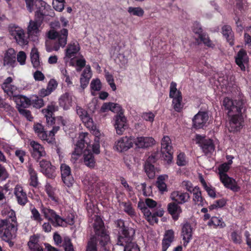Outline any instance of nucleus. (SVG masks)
Segmentation results:
<instances>
[{"label":"nucleus","instance_id":"nucleus-1","mask_svg":"<svg viewBox=\"0 0 251 251\" xmlns=\"http://www.w3.org/2000/svg\"><path fill=\"white\" fill-rule=\"evenodd\" d=\"M222 106L229 118L228 130L230 132L240 131L243 127L244 119L243 114L246 109L243 100H233L229 97H225L222 101Z\"/></svg>","mask_w":251,"mask_h":251},{"label":"nucleus","instance_id":"nucleus-2","mask_svg":"<svg viewBox=\"0 0 251 251\" xmlns=\"http://www.w3.org/2000/svg\"><path fill=\"white\" fill-rule=\"evenodd\" d=\"M95 234L91 236L86 246L85 251H110L111 241L108 231L105 228L104 222L99 216H97L93 224Z\"/></svg>","mask_w":251,"mask_h":251},{"label":"nucleus","instance_id":"nucleus-3","mask_svg":"<svg viewBox=\"0 0 251 251\" xmlns=\"http://www.w3.org/2000/svg\"><path fill=\"white\" fill-rule=\"evenodd\" d=\"M17 226V218L13 211L6 219H0V237L7 242L10 247H12L14 245L11 240L15 236Z\"/></svg>","mask_w":251,"mask_h":251},{"label":"nucleus","instance_id":"nucleus-4","mask_svg":"<svg viewBox=\"0 0 251 251\" xmlns=\"http://www.w3.org/2000/svg\"><path fill=\"white\" fill-rule=\"evenodd\" d=\"M68 30L66 28H62L59 31L54 29L50 30L48 33V37L51 40H56L52 47H46V50L51 52L53 50L58 51L59 49L64 48L67 42Z\"/></svg>","mask_w":251,"mask_h":251},{"label":"nucleus","instance_id":"nucleus-5","mask_svg":"<svg viewBox=\"0 0 251 251\" xmlns=\"http://www.w3.org/2000/svg\"><path fill=\"white\" fill-rule=\"evenodd\" d=\"M138 207L143 213L146 219L151 225L157 224L158 222L157 217H161L163 216L164 211L160 206L158 207L156 211H151L147 207L146 202L140 201L138 203Z\"/></svg>","mask_w":251,"mask_h":251},{"label":"nucleus","instance_id":"nucleus-6","mask_svg":"<svg viewBox=\"0 0 251 251\" xmlns=\"http://www.w3.org/2000/svg\"><path fill=\"white\" fill-rule=\"evenodd\" d=\"M114 224L115 226L119 229L117 243L123 244L124 240L128 241L131 237H134L135 230L126 226L123 220L118 219L114 221Z\"/></svg>","mask_w":251,"mask_h":251},{"label":"nucleus","instance_id":"nucleus-7","mask_svg":"<svg viewBox=\"0 0 251 251\" xmlns=\"http://www.w3.org/2000/svg\"><path fill=\"white\" fill-rule=\"evenodd\" d=\"M41 212L45 218L50 222L54 227L64 226L66 224V219L57 214L52 209L42 206Z\"/></svg>","mask_w":251,"mask_h":251},{"label":"nucleus","instance_id":"nucleus-8","mask_svg":"<svg viewBox=\"0 0 251 251\" xmlns=\"http://www.w3.org/2000/svg\"><path fill=\"white\" fill-rule=\"evenodd\" d=\"M87 145V149L90 147L88 133L87 132H82L79 134L78 140L75 145V151L72 153V158L76 161L79 156L81 155L83 152V150Z\"/></svg>","mask_w":251,"mask_h":251},{"label":"nucleus","instance_id":"nucleus-9","mask_svg":"<svg viewBox=\"0 0 251 251\" xmlns=\"http://www.w3.org/2000/svg\"><path fill=\"white\" fill-rule=\"evenodd\" d=\"M113 122L116 133L119 135H123L126 130L128 128L129 125L127 119L123 113L115 115L113 117Z\"/></svg>","mask_w":251,"mask_h":251},{"label":"nucleus","instance_id":"nucleus-10","mask_svg":"<svg viewBox=\"0 0 251 251\" xmlns=\"http://www.w3.org/2000/svg\"><path fill=\"white\" fill-rule=\"evenodd\" d=\"M37 162L39 163L41 173L49 178L53 179L55 177L56 168L50 161L42 159Z\"/></svg>","mask_w":251,"mask_h":251},{"label":"nucleus","instance_id":"nucleus-11","mask_svg":"<svg viewBox=\"0 0 251 251\" xmlns=\"http://www.w3.org/2000/svg\"><path fill=\"white\" fill-rule=\"evenodd\" d=\"M29 145L32 149L31 151V156L36 162L40 161L42 157H46L47 155L45 148L37 141H30Z\"/></svg>","mask_w":251,"mask_h":251},{"label":"nucleus","instance_id":"nucleus-12","mask_svg":"<svg viewBox=\"0 0 251 251\" xmlns=\"http://www.w3.org/2000/svg\"><path fill=\"white\" fill-rule=\"evenodd\" d=\"M133 137L125 136L121 138L115 143V147L119 152H125L132 148L133 145Z\"/></svg>","mask_w":251,"mask_h":251},{"label":"nucleus","instance_id":"nucleus-13","mask_svg":"<svg viewBox=\"0 0 251 251\" xmlns=\"http://www.w3.org/2000/svg\"><path fill=\"white\" fill-rule=\"evenodd\" d=\"M196 140L205 155L211 154L214 151L215 146L212 140L206 139L200 135H197Z\"/></svg>","mask_w":251,"mask_h":251},{"label":"nucleus","instance_id":"nucleus-14","mask_svg":"<svg viewBox=\"0 0 251 251\" xmlns=\"http://www.w3.org/2000/svg\"><path fill=\"white\" fill-rule=\"evenodd\" d=\"M10 34L15 39L17 43L20 46L26 45L28 44V38L26 37L24 30L20 27L11 29Z\"/></svg>","mask_w":251,"mask_h":251},{"label":"nucleus","instance_id":"nucleus-15","mask_svg":"<svg viewBox=\"0 0 251 251\" xmlns=\"http://www.w3.org/2000/svg\"><path fill=\"white\" fill-rule=\"evenodd\" d=\"M62 179L64 184L70 187L74 183V179L72 176L70 167L66 164H62L60 166Z\"/></svg>","mask_w":251,"mask_h":251},{"label":"nucleus","instance_id":"nucleus-16","mask_svg":"<svg viewBox=\"0 0 251 251\" xmlns=\"http://www.w3.org/2000/svg\"><path fill=\"white\" fill-rule=\"evenodd\" d=\"M17 64L16 52L13 48H9L4 53L3 65L13 68Z\"/></svg>","mask_w":251,"mask_h":251},{"label":"nucleus","instance_id":"nucleus-17","mask_svg":"<svg viewBox=\"0 0 251 251\" xmlns=\"http://www.w3.org/2000/svg\"><path fill=\"white\" fill-rule=\"evenodd\" d=\"M14 194L18 203L20 205L25 206L28 201L26 193L20 185H17L15 186Z\"/></svg>","mask_w":251,"mask_h":251},{"label":"nucleus","instance_id":"nucleus-18","mask_svg":"<svg viewBox=\"0 0 251 251\" xmlns=\"http://www.w3.org/2000/svg\"><path fill=\"white\" fill-rule=\"evenodd\" d=\"M76 111L85 126L88 128H92L93 126V121L87 111L79 106H76Z\"/></svg>","mask_w":251,"mask_h":251},{"label":"nucleus","instance_id":"nucleus-19","mask_svg":"<svg viewBox=\"0 0 251 251\" xmlns=\"http://www.w3.org/2000/svg\"><path fill=\"white\" fill-rule=\"evenodd\" d=\"M220 178L221 181L226 188L235 192H238L240 190V187L238 185L235 179L229 177L227 175H223Z\"/></svg>","mask_w":251,"mask_h":251},{"label":"nucleus","instance_id":"nucleus-20","mask_svg":"<svg viewBox=\"0 0 251 251\" xmlns=\"http://www.w3.org/2000/svg\"><path fill=\"white\" fill-rule=\"evenodd\" d=\"M208 119L206 112H199L193 119V126L196 129L202 128Z\"/></svg>","mask_w":251,"mask_h":251},{"label":"nucleus","instance_id":"nucleus-21","mask_svg":"<svg viewBox=\"0 0 251 251\" xmlns=\"http://www.w3.org/2000/svg\"><path fill=\"white\" fill-rule=\"evenodd\" d=\"M155 140L150 137H137L134 139L133 137V142L136 147L138 148H147L152 146L154 144Z\"/></svg>","mask_w":251,"mask_h":251},{"label":"nucleus","instance_id":"nucleus-22","mask_svg":"<svg viewBox=\"0 0 251 251\" xmlns=\"http://www.w3.org/2000/svg\"><path fill=\"white\" fill-rule=\"evenodd\" d=\"M190 197L189 193L179 191H174L171 194V199L178 204H182L187 202Z\"/></svg>","mask_w":251,"mask_h":251},{"label":"nucleus","instance_id":"nucleus-23","mask_svg":"<svg viewBox=\"0 0 251 251\" xmlns=\"http://www.w3.org/2000/svg\"><path fill=\"white\" fill-rule=\"evenodd\" d=\"M193 229L190 223L186 222L182 226L181 236L184 241L183 246L186 247L192 238Z\"/></svg>","mask_w":251,"mask_h":251},{"label":"nucleus","instance_id":"nucleus-24","mask_svg":"<svg viewBox=\"0 0 251 251\" xmlns=\"http://www.w3.org/2000/svg\"><path fill=\"white\" fill-rule=\"evenodd\" d=\"M167 210L174 221H177L179 219L182 212L181 207L178 204L175 202H172L168 204Z\"/></svg>","mask_w":251,"mask_h":251},{"label":"nucleus","instance_id":"nucleus-25","mask_svg":"<svg viewBox=\"0 0 251 251\" xmlns=\"http://www.w3.org/2000/svg\"><path fill=\"white\" fill-rule=\"evenodd\" d=\"M175 238L174 231L169 229L165 231L162 241V251H166L174 241Z\"/></svg>","mask_w":251,"mask_h":251},{"label":"nucleus","instance_id":"nucleus-26","mask_svg":"<svg viewBox=\"0 0 251 251\" xmlns=\"http://www.w3.org/2000/svg\"><path fill=\"white\" fill-rule=\"evenodd\" d=\"M59 104L64 110L69 109L73 103L72 95L69 92L62 94L58 100Z\"/></svg>","mask_w":251,"mask_h":251},{"label":"nucleus","instance_id":"nucleus-27","mask_svg":"<svg viewBox=\"0 0 251 251\" xmlns=\"http://www.w3.org/2000/svg\"><path fill=\"white\" fill-rule=\"evenodd\" d=\"M80 50L79 44L77 42H71L68 44L65 50V57L71 58L74 57Z\"/></svg>","mask_w":251,"mask_h":251},{"label":"nucleus","instance_id":"nucleus-28","mask_svg":"<svg viewBox=\"0 0 251 251\" xmlns=\"http://www.w3.org/2000/svg\"><path fill=\"white\" fill-rule=\"evenodd\" d=\"M222 31L226 41L230 46H233L234 45V35L231 27L229 25H225L222 27Z\"/></svg>","mask_w":251,"mask_h":251},{"label":"nucleus","instance_id":"nucleus-29","mask_svg":"<svg viewBox=\"0 0 251 251\" xmlns=\"http://www.w3.org/2000/svg\"><path fill=\"white\" fill-rule=\"evenodd\" d=\"M27 171L29 176V185L33 187L37 188L39 184L37 172L34 170L32 165H29L28 166Z\"/></svg>","mask_w":251,"mask_h":251},{"label":"nucleus","instance_id":"nucleus-30","mask_svg":"<svg viewBox=\"0 0 251 251\" xmlns=\"http://www.w3.org/2000/svg\"><path fill=\"white\" fill-rule=\"evenodd\" d=\"M83 161L84 164L90 168H94L96 165L94 156L89 149H86L83 152Z\"/></svg>","mask_w":251,"mask_h":251},{"label":"nucleus","instance_id":"nucleus-31","mask_svg":"<svg viewBox=\"0 0 251 251\" xmlns=\"http://www.w3.org/2000/svg\"><path fill=\"white\" fill-rule=\"evenodd\" d=\"M33 130L40 139L47 142L48 133L42 124L35 123L33 125Z\"/></svg>","mask_w":251,"mask_h":251},{"label":"nucleus","instance_id":"nucleus-32","mask_svg":"<svg viewBox=\"0 0 251 251\" xmlns=\"http://www.w3.org/2000/svg\"><path fill=\"white\" fill-rule=\"evenodd\" d=\"M247 52L244 49H241L237 53V56L235 57V62L236 64L240 68L241 70L245 71L246 70L244 63L247 60L246 59L247 56Z\"/></svg>","mask_w":251,"mask_h":251},{"label":"nucleus","instance_id":"nucleus-33","mask_svg":"<svg viewBox=\"0 0 251 251\" xmlns=\"http://www.w3.org/2000/svg\"><path fill=\"white\" fill-rule=\"evenodd\" d=\"M42 21H39L37 19H36L35 17L34 21H30L29 23V25L27 27V34L28 36L31 35H36L39 33V27L40 26L41 23Z\"/></svg>","mask_w":251,"mask_h":251},{"label":"nucleus","instance_id":"nucleus-34","mask_svg":"<svg viewBox=\"0 0 251 251\" xmlns=\"http://www.w3.org/2000/svg\"><path fill=\"white\" fill-rule=\"evenodd\" d=\"M134 237H131V239L128 241L124 240L123 244L117 243V244L124 247V251H140L138 245L133 242Z\"/></svg>","mask_w":251,"mask_h":251},{"label":"nucleus","instance_id":"nucleus-35","mask_svg":"<svg viewBox=\"0 0 251 251\" xmlns=\"http://www.w3.org/2000/svg\"><path fill=\"white\" fill-rule=\"evenodd\" d=\"M193 192V201L196 204L204 206L206 203L204 199L202 197L201 192L198 186L195 187V190Z\"/></svg>","mask_w":251,"mask_h":251},{"label":"nucleus","instance_id":"nucleus-36","mask_svg":"<svg viewBox=\"0 0 251 251\" xmlns=\"http://www.w3.org/2000/svg\"><path fill=\"white\" fill-rule=\"evenodd\" d=\"M172 98L173 99L172 102L174 109L176 111L180 112L183 106L182 103V97L181 92H177L176 97Z\"/></svg>","mask_w":251,"mask_h":251},{"label":"nucleus","instance_id":"nucleus-37","mask_svg":"<svg viewBox=\"0 0 251 251\" xmlns=\"http://www.w3.org/2000/svg\"><path fill=\"white\" fill-rule=\"evenodd\" d=\"M30 58L33 66L38 69L40 66L39 61V53L36 48H33L30 52Z\"/></svg>","mask_w":251,"mask_h":251},{"label":"nucleus","instance_id":"nucleus-38","mask_svg":"<svg viewBox=\"0 0 251 251\" xmlns=\"http://www.w3.org/2000/svg\"><path fill=\"white\" fill-rule=\"evenodd\" d=\"M208 226H213L214 228L219 227L220 228H224L226 226V224L223 221L222 218H218L215 216L212 217L210 221L208 222Z\"/></svg>","mask_w":251,"mask_h":251},{"label":"nucleus","instance_id":"nucleus-39","mask_svg":"<svg viewBox=\"0 0 251 251\" xmlns=\"http://www.w3.org/2000/svg\"><path fill=\"white\" fill-rule=\"evenodd\" d=\"M173 150L171 141L168 136H164L161 141V151H171Z\"/></svg>","mask_w":251,"mask_h":251},{"label":"nucleus","instance_id":"nucleus-40","mask_svg":"<svg viewBox=\"0 0 251 251\" xmlns=\"http://www.w3.org/2000/svg\"><path fill=\"white\" fill-rule=\"evenodd\" d=\"M49 10H51L50 7H47L46 8H44V7H39L35 12V17L36 19H37L39 21H43L44 17L49 15Z\"/></svg>","mask_w":251,"mask_h":251},{"label":"nucleus","instance_id":"nucleus-41","mask_svg":"<svg viewBox=\"0 0 251 251\" xmlns=\"http://www.w3.org/2000/svg\"><path fill=\"white\" fill-rule=\"evenodd\" d=\"M60 129L59 126L55 125L48 134L47 143L50 145L55 144V134Z\"/></svg>","mask_w":251,"mask_h":251},{"label":"nucleus","instance_id":"nucleus-42","mask_svg":"<svg viewBox=\"0 0 251 251\" xmlns=\"http://www.w3.org/2000/svg\"><path fill=\"white\" fill-rule=\"evenodd\" d=\"M45 105L43 99L38 95H33L31 97V105L35 108L40 109Z\"/></svg>","mask_w":251,"mask_h":251},{"label":"nucleus","instance_id":"nucleus-43","mask_svg":"<svg viewBox=\"0 0 251 251\" xmlns=\"http://www.w3.org/2000/svg\"><path fill=\"white\" fill-rule=\"evenodd\" d=\"M198 38L205 46L212 49L215 47V44L210 39L208 35L206 33L204 32L198 37Z\"/></svg>","mask_w":251,"mask_h":251},{"label":"nucleus","instance_id":"nucleus-44","mask_svg":"<svg viewBox=\"0 0 251 251\" xmlns=\"http://www.w3.org/2000/svg\"><path fill=\"white\" fill-rule=\"evenodd\" d=\"M121 204L124 206V211L131 217L136 215L134 209L132 206V204L130 201L122 202Z\"/></svg>","mask_w":251,"mask_h":251},{"label":"nucleus","instance_id":"nucleus-45","mask_svg":"<svg viewBox=\"0 0 251 251\" xmlns=\"http://www.w3.org/2000/svg\"><path fill=\"white\" fill-rule=\"evenodd\" d=\"M90 88L92 95L95 96V91H99L101 89V83L100 80L98 78L93 79L90 83Z\"/></svg>","mask_w":251,"mask_h":251},{"label":"nucleus","instance_id":"nucleus-46","mask_svg":"<svg viewBox=\"0 0 251 251\" xmlns=\"http://www.w3.org/2000/svg\"><path fill=\"white\" fill-rule=\"evenodd\" d=\"M145 171L150 179H152L155 175V168L153 165L145 163Z\"/></svg>","mask_w":251,"mask_h":251},{"label":"nucleus","instance_id":"nucleus-47","mask_svg":"<svg viewBox=\"0 0 251 251\" xmlns=\"http://www.w3.org/2000/svg\"><path fill=\"white\" fill-rule=\"evenodd\" d=\"M58 110V106L55 105L54 102H51L46 108L42 110L44 115H53L55 111Z\"/></svg>","mask_w":251,"mask_h":251},{"label":"nucleus","instance_id":"nucleus-48","mask_svg":"<svg viewBox=\"0 0 251 251\" xmlns=\"http://www.w3.org/2000/svg\"><path fill=\"white\" fill-rule=\"evenodd\" d=\"M15 156L18 158L21 164L24 163L25 160V157L27 156V152L25 151L17 148L15 151Z\"/></svg>","mask_w":251,"mask_h":251},{"label":"nucleus","instance_id":"nucleus-49","mask_svg":"<svg viewBox=\"0 0 251 251\" xmlns=\"http://www.w3.org/2000/svg\"><path fill=\"white\" fill-rule=\"evenodd\" d=\"M45 190L49 197H50L52 201L55 202L58 201V199L55 195L54 189L50 184L48 183L46 185Z\"/></svg>","mask_w":251,"mask_h":251},{"label":"nucleus","instance_id":"nucleus-50","mask_svg":"<svg viewBox=\"0 0 251 251\" xmlns=\"http://www.w3.org/2000/svg\"><path fill=\"white\" fill-rule=\"evenodd\" d=\"M31 219L32 220H34L37 223L41 224L43 221V219L38 210L36 208L33 207V208H31Z\"/></svg>","mask_w":251,"mask_h":251},{"label":"nucleus","instance_id":"nucleus-51","mask_svg":"<svg viewBox=\"0 0 251 251\" xmlns=\"http://www.w3.org/2000/svg\"><path fill=\"white\" fill-rule=\"evenodd\" d=\"M20 104L19 107L27 108L31 105V98H29L25 96H20Z\"/></svg>","mask_w":251,"mask_h":251},{"label":"nucleus","instance_id":"nucleus-52","mask_svg":"<svg viewBox=\"0 0 251 251\" xmlns=\"http://www.w3.org/2000/svg\"><path fill=\"white\" fill-rule=\"evenodd\" d=\"M231 239L233 243L240 244L242 242L241 232L234 230L231 233Z\"/></svg>","mask_w":251,"mask_h":251},{"label":"nucleus","instance_id":"nucleus-53","mask_svg":"<svg viewBox=\"0 0 251 251\" xmlns=\"http://www.w3.org/2000/svg\"><path fill=\"white\" fill-rule=\"evenodd\" d=\"M5 86L6 87H4L3 85H1V88L5 93L10 97L16 96L15 92L16 90V88L15 86L11 84L6 85Z\"/></svg>","mask_w":251,"mask_h":251},{"label":"nucleus","instance_id":"nucleus-54","mask_svg":"<svg viewBox=\"0 0 251 251\" xmlns=\"http://www.w3.org/2000/svg\"><path fill=\"white\" fill-rule=\"evenodd\" d=\"M156 185L159 190L162 193L167 191V185L164 182V178L162 176H159L157 178Z\"/></svg>","mask_w":251,"mask_h":251},{"label":"nucleus","instance_id":"nucleus-55","mask_svg":"<svg viewBox=\"0 0 251 251\" xmlns=\"http://www.w3.org/2000/svg\"><path fill=\"white\" fill-rule=\"evenodd\" d=\"M63 247L64 248L65 251H75L71 240L68 236L64 238Z\"/></svg>","mask_w":251,"mask_h":251},{"label":"nucleus","instance_id":"nucleus-56","mask_svg":"<svg viewBox=\"0 0 251 251\" xmlns=\"http://www.w3.org/2000/svg\"><path fill=\"white\" fill-rule=\"evenodd\" d=\"M127 11L130 14H132L133 15L138 17H142L144 14V10L140 7H129L128 8Z\"/></svg>","mask_w":251,"mask_h":251},{"label":"nucleus","instance_id":"nucleus-57","mask_svg":"<svg viewBox=\"0 0 251 251\" xmlns=\"http://www.w3.org/2000/svg\"><path fill=\"white\" fill-rule=\"evenodd\" d=\"M18 110L19 113L23 117H25L27 120L29 121H32L33 117L29 110H27L26 108L23 107H18Z\"/></svg>","mask_w":251,"mask_h":251},{"label":"nucleus","instance_id":"nucleus-58","mask_svg":"<svg viewBox=\"0 0 251 251\" xmlns=\"http://www.w3.org/2000/svg\"><path fill=\"white\" fill-rule=\"evenodd\" d=\"M161 153L159 151H154L149 156L145 163L152 164L157 161Z\"/></svg>","mask_w":251,"mask_h":251},{"label":"nucleus","instance_id":"nucleus-59","mask_svg":"<svg viewBox=\"0 0 251 251\" xmlns=\"http://www.w3.org/2000/svg\"><path fill=\"white\" fill-rule=\"evenodd\" d=\"M145 201L146 202V204L148 208L153 209L156 208L155 209L152 210V211H156L158 207L159 206L161 207L160 204L158 205L157 202L152 199L147 198L146 199Z\"/></svg>","mask_w":251,"mask_h":251},{"label":"nucleus","instance_id":"nucleus-60","mask_svg":"<svg viewBox=\"0 0 251 251\" xmlns=\"http://www.w3.org/2000/svg\"><path fill=\"white\" fill-rule=\"evenodd\" d=\"M105 76L107 82L110 85L113 91H115L116 89V86L114 83L113 75L111 74H110L109 72H106L105 73Z\"/></svg>","mask_w":251,"mask_h":251},{"label":"nucleus","instance_id":"nucleus-61","mask_svg":"<svg viewBox=\"0 0 251 251\" xmlns=\"http://www.w3.org/2000/svg\"><path fill=\"white\" fill-rule=\"evenodd\" d=\"M26 56L23 51H20L16 54V60L22 65L25 64Z\"/></svg>","mask_w":251,"mask_h":251},{"label":"nucleus","instance_id":"nucleus-62","mask_svg":"<svg viewBox=\"0 0 251 251\" xmlns=\"http://www.w3.org/2000/svg\"><path fill=\"white\" fill-rule=\"evenodd\" d=\"M229 168L230 166H228V164L226 163H224L220 165L218 168L220 177L223 175H227L226 173L228 171Z\"/></svg>","mask_w":251,"mask_h":251},{"label":"nucleus","instance_id":"nucleus-63","mask_svg":"<svg viewBox=\"0 0 251 251\" xmlns=\"http://www.w3.org/2000/svg\"><path fill=\"white\" fill-rule=\"evenodd\" d=\"M9 174L4 166L0 163V179L5 180L9 177Z\"/></svg>","mask_w":251,"mask_h":251},{"label":"nucleus","instance_id":"nucleus-64","mask_svg":"<svg viewBox=\"0 0 251 251\" xmlns=\"http://www.w3.org/2000/svg\"><path fill=\"white\" fill-rule=\"evenodd\" d=\"M57 86V81L55 79L52 78L48 83L47 88L52 93L56 89Z\"/></svg>","mask_w":251,"mask_h":251}]
</instances>
